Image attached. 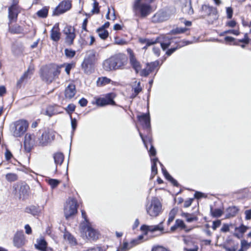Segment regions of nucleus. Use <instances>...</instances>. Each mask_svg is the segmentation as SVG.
<instances>
[{
    "label": "nucleus",
    "mask_w": 251,
    "mask_h": 251,
    "mask_svg": "<svg viewBox=\"0 0 251 251\" xmlns=\"http://www.w3.org/2000/svg\"><path fill=\"white\" fill-rule=\"evenodd\" d=\"M53 157L54 159V163L56 165V167L58 165L60 166L63 163L64 159L63 154L59 152L54 153Z\"/></svg>",
    "instance_id": "nucleus-29"
},
{
    "label": "nucleus",
    "mask_w": 251,
    "mask_h": 251,
    "mask_svg": "<svg viewBox=\"0 0 251 251\" xmlns=\"http://www.w3.org/2000/svg\"><path fill=\"white\" fill-rule=\"evenodd\" d=\"M76 93L75 86L73 84H69L65 89V96L67 99H72Z\"/></svg>",
    "instance_id": "nucleus-23"
},
{
    "label": "nucleus",
    "mask_w": 251,
    "mask_h": 251,
    "mask_svg": "<svg viewBox=\"0 0 251 251\" xmlns=\"http://www.w3.org/2000/svg\"><path fill=\"white\" fill-rule=\"evenodd\" d=\"M47 181L52 189L56 188L60 183V181L55 179L50 178Z\"/></svg>",
    "instance_id": "nucleus-46"
},
{
    "label": "nucleus",
    "mask_w": 251,
    "mask_h": 251,
    "mask_svg": "<svg viewBox=\"0 0 251 251\" xmlns=\"http://www.w3.org/2000/svg\"><path fill=\"white\" fill-rule=\"evenodd\" d=\"M114 43L119 45H124L126 44V42L125 40L118 37L115 38Z\"/></svg>",
    "instance_id": "nucleus-56"
},
{
    "label": "nucleus",
    "mask_w": 251,
    "mask_h": 251,
    "mask_svg": "<svg viewBox=\"0 0 251 251\" xmlns=\"http://www.w3.org/2000/svg\"><path fill=\"white\" fill-rule=\"evenodd\" d=\"M65 239L68 240L70 244L72 246H75L77 245V241L76 239L70 233L65 232L64 235Z\"/></svg>",
    "instance_id": "nucleus-36"
},
{
    "label": "nucleus",
    "mask_w": 251,
    "mask_h": 251,
    "mask_svg": "<svg viewBox=\"0 0 251 251\" xmlns=\"http://www.w3.org/2000/svg\"><path fill=\"white\" fill-rule=\"evenodd\" d=\"M91 15L94 14H98L100 12V9L99 7V3L95 0L93 4V9L91 11Z\"/></svg>",
    "instance_id": "nucleus-51"
},
{
    "label": "nucleus",
    "mask_w": 251,
    "mask_h": 251,
    "mask_svg": "<svg viewBox=\"0 0 251 251\" xmlns=\"http://www.w3.org/2000/svg\"><path fill=\"white\" fill-rule=\"evenodd\" d=\"M115 65L113 56H112L103 62V68L106 71L116 70V69Z\"/></svg>",
    "instance_id": "nucleus-20"
},
{
    "label": "nucleus",
    "mask_w": 251,
    "mask_h": 251,
    "mask_svg": "<svg viewBox=\"0 0 251 251\" xmlns=\"http://www.w3.org/2000/svg\"><path fill=\"white\" fill-rule=\"evenodd\" d=\"M28 186L26 185H22L19 189L20 198L25 199L28 194Z\"/></svg>",
    "instance_id": "nucleus-33"
},
{
    "label": "nucleus",
    "mask_w": 251,
    "mask_h": 251,
    "mask_svg": "<svg viewBox=\"0 0 251 251\" xmlns=\"http://www.w3.org/2000/svg\"><path fill=\"white\" fill-rule=\"evenodd\" d=\"M161 166L162 167V173L165 178L170 181L174 186H178V184L176 180H175L167 171L166 169L164 167L162 164L159 162Z\"/></svg>",
    "instance_id": "nucleus-26"
},
{
    "label": "nucleus",
    "mask_w": 251,
    "mask_h": 251,
    "mask_svg": "<svg viewBox=\"0 0 251 251\" xmlns=\"http://www.w3.org/2000/svg\"><path fill=\"white\" fill-rule=\"evenodd\" d=\"M151 251H170V250L163 246H156L153 247Z\"/></svg>",
    "instance_id": "nucleus-59"
},
{
    "label": "nucleus",
    "mask_w": 251,
    "mask_h": 251,
    "mask_svg": "<svg viewBox=\"0 0 251 251\" xmlns=\"http://www.w3.org/2000/svg\"><path fill=\"white\" fill-rule=\"evenodd\" d=\"M111 79L106 77H99L97 81V84L98 86H102L110 83Z\"/></svg>",
    "instance_id": "nucleus-39"
},
{
    "label": "nucleus",
    "mask_w": 251,
    "mask_h": 251,
    "mask_svg": "<svg viewBox=\"0 0 251 251\" xmlns=\"http://www.w3.org/2000/svg\"><path fill=\"white\" fill-rule=\"evenodd\" d=\"M202 18L208 17L207 21L209 24H213L218 18L217 9L208 4H203L200 10Z\"/></svg>",
    "instance_id": "nucleus-4"
},
{
    "label": "nucleus",
    "mask_w": 251,
    "mask_h": 251,
    "mask_svg": "<svg viewBox=\"0 0 251 251\" xmlns=\"http://www.w3.org/2000/svg\"><path fill=\"white\" fill-rule=\"evenodd\" d=\"M162 204L156 198L151 199L150 203L146 205V211L148 214L151 217H156L161 212Z\"/></svg>",
    "instance_id": "nucleus-5"
},
{
    "label": "nucleus",
    "mask_w": 251,
    "mask_h": 251,
    "mask_svg": "<svg viewBox=\"0 0 251 251\" xmlns=\"http://www.w3.org/2000/svg\"><path fill=\"white\" fill-rule=\"evenodd\" d=\"M132 9L135 15L142 18L147 17L151 12V3L145 0H134Z\"/></svg>",
    "instance_id": "nucleus-3"
},
{
    "label": "nucleus",
    "mask_w": 251,
    "mask_h": 251,
    "mask_svg": "<svg viewBox=\"0 0 251 251\" xmlns=\"http://www.w3.org/2000/svg\"><path fill=\"white\" fill-rule=\"evenodd\" d=\"M64 33L66 35L65 42L68 45H71L74 43L75 38V29L71 26H66L64 29Z\"/></svg>",
    "instance_id": "nucleus-11"
},
{
    "label": "nucleus",
    "mask_w": 251,
    "mask_h": 251,
    "mask_svg": "<svg viewBox=\"0 0 251 251\" xmlns=\"http://www.w3.org/2000/svg\"><path fill=\"white\" fill-rule=\"evenodd\" d=\"M60 108L59 106L50 105L48 106L45 109H42L41 113L50 117L53 115L62 113L63 112L60 110Z\"/></svg>",
    "instance_id": "nucleus-13"
},
{
    "label": "nucleus",
    "mask_w": 251,
    "mask_h": 251,
    "mask_svg": "<svg viewBox=\"0 0 251 251\" xmlns=\"http://www.w3.org/2000/svg\"><path fill=\"white\" fill-rule=\"evenodd\" d=\"M143 235H139L137 238L132 239L130 242L132 245L135 247L141 243V240L143 239Z\"/></svg>",
    "instance_id": "nucleus-47"
},
{
    "label": "nucleus",
    "mask_w": 251,
    "mask_h": 251,
    "mask_svg": "<svg viewBox=\"0 0 251 251\" xmlns=\"http://www.w3.org/2000/svg\"><path fill=\"white\" fill-rule=\"evenodd\" d=\"M28 124L25 120H19L15 122L11 127L13 135L16 137L22 136L26 131Z\"/></svg>",
    "instance_id": "nucleus-6"
},
{
    "label": "nucleus",
    "mask_w": 251,
    "mask_h": 251,
    "mask_svg": "<svg viewBox=\"0 0 251 251\" xmlns=\"http://www.w3.org/2000/svg\"><path fill=\"white\" fill-rule=\"evenodd\" d=\"M83 251H104V250L100 247H94L93 248H89Z\"/></svg>",
    "instance_id": "nucleus-63"
},
{
    "label": "nucleus",
    "mask_w": 251,
    "mask_h": 251,
    "mask_svg": "<svg viewBox=\"0 0 251 251\" xmlns=\"http://www.w3.org/2000/svg\"><path fill=\"white\" fill-rule=\"evenodd\" d=\"M181 216L185 218L186 221L188 223H191L193 221H197L198 220V217L194 214H190L188 213H182Z\"/></svg>",
    "instance_id": "nucleus-31"
},
{
    "label": "nucleus",
    "mask_w": 251,
    "mask_h": 251,
    "mask_svg": "<svg viewBox=\"0 0 251 251\" xmlns=\"http://www.w3.org/2000/svg\"><path fill=\"white\" fill-rule=\"evenodd\" d=\"M34 72V68L32 66H29L27 70L22 75L17 82V85L20 86L21 83L25 80L30 78Z\"/></svg>",
    "instance_id": "nucleus-22"
},
{
    "label": "nucleus",
    "mask_w": 251,
    "mask_h": 251,
    "mask_svg": "<svg viewBox=\"0 0 251 251\" xmlns=\"http://www.w3.org/2000/svg\"><path fill=\"white\" fill-rule=\"evenodd\" d=\"M31 139L32 136L30 134H26L25 135L24 145L25 148L30 147L33 144Z\"/></svg>",
    "instance_id": "nucleus-43"
},
{
    "label": "nucleus",
    "mask_w": 251,
    "mask_h": 251,
    "mask_svg": "<svg viewBox=\"0 0 251 251\" xmlns=\"http://www.w3.org/2000/svg\"><path fill=\"white\" fill-rule=\"evenodd\" d=\"M177 228H179L181 229H185L186 225L182 220L180 219L176 220L175 225L171 227V230L175 231Z\"/></svg>",
    "instance_id": "nucleus-30"
},
{
    "label": "nucleus",
    "mask_w": 251,
    "mask_h": 251,
    "mask_svg": "<svg viewBox=\"0 0 251 251\" xmlns=\"http://www.w3.org/2000/svg\"><path fill=\"white\" fill-rule=\"evenodd\" d=\"M99 37L102 39H105L108 36V32L103 27H100L97 30Z\"/></svg>",
    "instance_id": "nucleus-40"
},
{
    "label": "nucleus",
    "mask_w": 251,
    "mask_h": 251,
    "mask_svg": "<svg viewBox=\"0 0 251 251\" xmlns=\"http://www.w3.org/2000/svg\"><path fill=\"white\" fill-rule=\"evenodd\" d=\"M159 65V62L158 61H155L148 64V68L151 70V72H153L155 68L158 67Z\"/></svg>",
    "instance_id": "nucleus-50"
},
{
    "label": "nucleus",
    "mask_w": 251,
    "mask_h": 251,
    "mask_svg": "<svg viewBox=\"0 0 251 251\" xmlns=\"http://www.w3.org/2000/svg\"><path fill=\"white\" fill-rule=\"evenodd\" d=\"M49 8L44 7L37 12V15L42 18H45L47 17L48 14Z\"/></svg>",
    "instance_id": "nucleus-41"
},
{
    "label": "nucleus",
    "mask_w": 251,
    "mask_h": 251,
    "mask_svg": "<svg viewBox=\"0 0 251 251\" xmlns=\"http://www.w3.org/2000/svg\"><path fill=\"white\" fill-rule=\"evenodd\" d=\"M50 33V38L54 41L57 42L60 38V33L58 25L56 24L52 28Z\"/></svg>",
    "instance_id": "nucleus-24"
},
{
    "label": "nucleus",
    "mask_w": 251,
    "mask_h": 251,
    "mask_svg": "<svg viewBox=\"0 0 251 251\" xmlns=\"http://www.w3.org/2000/svg\"><path fill=\"white\" fill-rule=\"evenodd\" d=\"M169 18L167 13L164 11H159L156 13L152 17L154 22L160 23L166 21Z\"/></svg>",
    "instance_id": "nucleus-21"
},
{
    "label": "nucleus",
    "mask_w": 251,
    "mask_h": 251,
    "mask_svg": "<svg viewBox=\"0 0 251 251\" xmlns=\"http://www.w3.org/2000/svg\"><path fill=\"white\" fill-rule=\"evenodd\" d=\"M186 9H184L185 12L189 15H191L194 14V10L192 7L191 2L188 5L185 6Z\"/></svg>",
    "instance_id": "nucleus-60"
},
{
    "label": "nucleus",
    "mask_w": 251,
    "mask_h": 251,
    "mask_svg": "<svg viewBox=\"0 0 251 251\" xmlns=\"http://www.w3.org/2000/svg\"><path fill=\"white\" fill-rule=\"evenodd\" d=\"M96 60V52L94 50H89L87 52L84 60H87L94 64Z\"/></svg>",
    "instance_id": "nucleus-35"
},
{
    "label": "nucleus",
    "mask_w": 251,
    "mask_h": 251,
    "mask_svg": "<svg viewBox=\"0 0 251 251\" xmlns=\"http://www.w3.org/2000/svg\"><path fill=\"white\" fill-rule=\"evenodd\" d=\"M144 128H149L151 126L149 113H143L137 117Z\"/></svg>",
    "instance_id": "nucleus-18"
},
{
    "label": "nucleus",
    "mask_w": 251,
    "mask_h": 251,
    "mask_svg": "<svg viewBox=\"0 0 251 251\" xmlns=\"http://www.w3.org/2000/svg\"><path fill=\"white\" fill-rule=\"evenodd\" d=\"M9 31L12 33L20 34L23 32V28L22 26L19 25H15L12 27H11L9 25Z\"/></svg>",
    "instance_id": "nucleus-37"
},
{
    "label": "nucleus",
    "mask_w": 251,
    "mask_h": 251,
    "mask_svg": "<svg viewBox=\"0 0 251 251\" xmlns=\"http://www.w3.org/2000/svg\"><path fill=\"white\" fill-rule=\"evenodd\" d=\"M72 7L71 1L64 0L54 9L53 12V15H59L69 10Z\"/></svg>",
    "instance_id": "nucleus-8"
},
{
    "label": "nucleus",
    "mask_w": 251,
    "mask_h": 251,
    "mask_svg": "<svg viewBox=\"0 0 251 251\" xmlns=\"http://www.w3.org/2000/svg\"><path fill=\"white\" fill-rule=\"evenodd\" d=\"M75 106L74 104H69L67 108H65L66 111L68 114L71 115V114L75 110Z\"/></svg>",
    "instance_id": "nucleus-54"
},
{
    "label": "nucleus",
    "mask_w": 251,
    "mask_h": 251,
    "mask_svg": "<svg viewBox=\"0 0 251 251\" xmlns=\"http://www.w3.org/2000/svg\"><path fill=\"white\" fill-rule=\"evenodd\" d=\"M186 28H182V27H176L175 29H172L170 31V34H179L181 33L184 32L185 31L187 30Z\"/></svg>",
    "instance_id": "nucleus-48"
},
{
    "label": "nucleus",
    "mask_w": 251,
    "mask_h": 251,
    "mask_svg": "<svg viewBox=\"0 0 251 251\" xmlns=\"http://www.w3.org/2000/svg\"><path fill=\"white\" fill-rule=\"evenodd\" d=\"M14 245L18 248L22 247L25 244V238L22 232H17L13 239Z\"/></svg>",
    "instance_id": "nucleus-17"
},
{
    "label": "nucleus",
    "mask_w": 251,
    "mask_h": 251,
    "mask_svg": "<svg viewBox=\"0 0 251 251\" xmlns=\"http://www.w3.org/2000/svg\"><path fill=\"white\" fill-rule=\"evenodd\" d=\"M54 134L53 132L45 131L39 138V144L42 146L47 145L54 140Z\"/></svg>",
    "instance_id": "nucleus-14"
},
{
    "label": "nucleus",
    "mask_w": 251,
    "mask_h": 251,
    "mask_svg": "<svg viewBox=\"0 0 251 251\" xmlns=\"http://www.w3.org/2000/svg\"><path fill=\"white\" fill-rule=\"evenodd\" d=\"M245 219L250 220L251 219V209L247 210L245 211Z\"/></svg>",
    "instance_id": "nucleus-64"
},
{
    "label": "nucleus",
    "mask_w": 251,
    "mask_h": 251,
    "mask_svg": "<svg viewBox=\"0 0 251 251\" xmlns=\"http://www.w3.org/2000/svg\"><path fill=\"white\" fill-rule=\"evenodd\" d=\"M212 215L215 217H220L223 214V211L220 208L213 209L212 207L210 209Z\"/></svg>",
    "instance_id": "nucleus-44"
},
{
    "label": "nucleus",
    "mask_w": 251,
    "mask_h": 251,
    "mask_svg": "<svg viewBox=\"0 0 251 251\" xmlns=\"http://www.w3.org/2000/svg\"><path fill=\"white\" fill-rule=\"evenodd\" d=\"M40 211L41 210L39 208L34 205L30 206L25 209L26 212L30 213L34 216L38 215Z\"/></svg>",
    "instance_id": "nucleus-32"
},
{
    "label": "nucleus",
    "mask_w": 251,
    "mask_h": 251,
    "mask_svg": "<svg viewBox=\"0 0 251 251\" xmlns=\"http://www.w3.org/2000/svg\"><path fill=\"white\" fill-rule=\"evenodd\" d=\"M20 10L18 6L13 4L8 8V25H10L13 22H16L17 20V17Z\"/></svg>",
    "instance_id": "nucleus-12"
},
{
    "label": "nucleus",
    "mask_w": 251,
    "mask_h": 251,
    "mask_svg": "<svg viewBox=\"0 0 251 251\" xmlns=\"http://www.w3.org/2000/svg\"><path fill=\"white\" fill-rule=\"evenodd\" d=\"M151 73V70L147 67V68L143 69L140 72V75L142 76H148Z\"/></svg>",
    "instance_id": "nucleus-62"
},
{
    "label": "nucleus",
    "mask_w": 251,
    "mask_h": 251,
    "mask_svg": "<svg viewBox=\"0 0 251 251\" xmlns=\"http://www.w3.org/2000/svg\"><path fill=\"white\" fill-rule=\"evenodd\" d=\"M139 41L140 43L142 44H146V46H144L143 49H146L148 47L158 42V39H146V38H140Z\"/></svg>",
    "instance_id": "nucleus-28"
},
{
    "label": "nucleus",
    "mask_w": 251,
    "mask_h": 251,
    "mask_svg": "<svg viewBox=\"0 0 251 251\" xmlns=\"http://www.w3.org/2000/svg\"><path fill=\"white\" fill-rule=\"evenodd\" d=\"M238 211V209L235 207H230L227 209V212L228 216H227L228 218L231 217H234L237 214Z\"/></svg>",
    "instance_id": "nucleus-42"
},
{
    "label": "nucleus",
    "mask_w": 251,
    "mask_h": 251,
    "mask_svg": "<svg viewBox=\"0 0 251 251\" xmlns=\"http://www.w3.org/2000/svg\"><path fill=\"white\" fill-rule=\"evenodd\" d=\"M163 223V222H161L158 225L152 226L144 225L141 226L140 229L144 232L146 235L148 234V232H153L156 231H163L164 230Z\"/></svg>",
    "instance_id": "nucleus-15"
},
{
    "label": "nucleus",
    "mask_w": 251,
    "mask_h": 251,
    "mask_svg": "<svg viewBox=\"0 0 251 251\" xmlns=\"http://www.w3.org/2000/svg\"><path fill=\"white\" fill-rule=\"evenodd\" d=\"M94 64L88 62L87 60L83 61L82 63V68L84 70V72L86 74H90L94 71Z\"/></svg>",
    "instance_id": "nucleus-25"
},
{
    "label": "nucleus",
    "mask_w": 251,
    "mask_h": 251,
    "mask_svg": "<svg viewBox=\"0 0 251 251\" xmlns=\"http://www.w3.org/2000/svg\"><path fill=\"white\" fill-rule=\"evenodd\" d=\"M158 42H160V45L163 50H165L170 47L166 52L168 56L171 55L177 49L180 48L185 45L191 44L189 41L179 42V39L176 37H171L169 35H164L162 39H157Z\"/></svg>",
    "instance_id": "nucleus-1"
},
{
    "label": "nucleus",
    "mask_w": 251,
    "mask_h": 251,
    "mask_svg": "<svg viewBox=\"0 0 251 251\" xmlns=\"http://www.w3.org/2000/svg\"><path fill=\"white\" fill-rule=\"evenodd\" d=\"M129 62L132 68L135 70L136 73H138L141 71L142 67L141 65L132 53L130 54Z\"/></svg>",
    "instance_id": "nucleus-19"
},
{
    "label": "nucleus",
    "mask_w": 251,
    "mask_h": 251,
    "mask_svg": "<svg viewBox=\"0 0 251 251\" xmlns=\"http://www.w3.org/2000/svg\"><path fill=\"white\" fill-rule=\"evenodd\" d=\"M176 210L173 209L169 213V216L168 220V224H170L174 220L176 214Z\"/></svg>",
    "instance_id": "nucleus-52"
},
{
    "label": "nucleus",
    "mask_w": 251,
    "mask_h": 251,
    "mask_svg": "<svg viewBox=\"0 0 251 251\" xmlns=\"http://www.w3.org/2000/svg\"><path fill=\"white\" fill-rule=\"evenodd\" d=\"M65 53L68 57L72 58L75 55V51L71 49H66L65 50Z\"/></svg>",
    "instance_id": "nucleus-53"
},
{
    "label": "nucleus",
    "mask_w": 251,
    "mask_h": 251,
    "mask_svg": "<svg viewBox=\"0 0 251 251\" xmlns=\"http://www.w3.org/2000/svg\"><path fill=\"white\" fill-rule=\"evenodd\" d=\"M47 243L43 238H40L37 240V243L35 244V247L36 249L42 251H47Z\"/></svg>",
    "instance_id": "nucleus-27"
},
{
    "label": "nucleus",
    "mask_w": 251,
    "mask_h": 251,
    "mask_svg": "<svg viewBox=\"0 0 251 251\" xmlns=\"http://www.w3.org/2000/svg\"><path fill=\"white\" fill-rule=\"evenodd\" d=\"M248 229V226H245L243 225H242L239 227H236L235 228V230H236V231L239 232L241 234H243L247 231V230Z\"/></svg>",
    "instance_id": "nucleus-55"
},
{
    "label": "nucleus",
    "mask_w": 251,
    "mask_h": 251,
    "mask_svg": "<svg viewBox=\"0 0 251 251\" xmlns=\"http://www.w3.org/2000/svg\"><path fill=\"white\" fill-rule=\"evenodd\" d=\"M115 95L113 93L107 94L105 97L99 98L96 100V104L99 106H105L106 105H115V102L113 99Z\"/></svg>",
    "instance_id": "nucleus-10"
},
{
    "label": "nucleus",
    "mask_w": 251,
    "mask_h": 251,
    "mask_svg": "<svg viewBox=\"0 0 251 251\" xmlns=\"http://www.w3.org/2000/svg\"><path fill=\"white\" fill-rule=\"evenodd\" d=\"M227 33H228V34L232 33L233 34L238 35L239 34V31L237 30H228L225 31L223 32L220 33V35L224 36L225 34H227Z\"/></svg>",
    "instance_id": "nucleus-58"
},
{
    "label": "nucleus",
    "mask_w": 251,
    "mask_h": 251,
    "mask_svg": "<svg viewBox=\"0 0 251 251\" xmlns=\"http://www.w3.org/2000/svg\"><path fill=\"white\" fill-rule=\"evenodd\" d=\"M134 246L132 245L130 242L124 241L123 244L121 245L118 249L120 251H128Z\"/></svg>",
    "instance_id": "nucleus-34"
},
{
    "label": "nucleus",
    "mask_w": 251,
    "mask_h": 251,
    "mask_svg": "<svg viewBox=\"0 0 251 251\" xmlns=\"http://www.w3.org/2000/svg\"><path fill=\"white\" fill-rule=\"evenodd\" d=\"M134 90V93L132 94V96L135 97L142 90V88L140 86V82H138L137 86L132 88Z\"/></svg>",
    "instance_id": "nucleus-49"
},
{
    "label": "nucleus",
    "mask_w": 251,
    "mask_h": 251,
    "mask_svg": "<svg viewBox=\"0 0 251 251\" xmlns=\"http://www.w3.org/2000/svg\"><path fill=\"white\" fill-rule=\"evenodd\" d=\"M116 70L123 69L127 63V56L122 53H119L113 56Z\"/></svg>",
    "instance_id": "nucleus-9"
},
{
    "label": "nucleus",
    "mask_w": 251,
    "mask_h": 251,
    "mask_svg": "<svg viewBox=\"0 0 251 251\" xmlns=\"http://www.w3.org/2000/svg\"><path fill=\"white\" fill-rule=\"evenodd\" d=\"M64 66H65V64L60 66L51 65L44 68L42 71L41 74L42 79L47 83H51L58 77L60 74L61 68Z\"/></svg>",
    "instance_id": "nucleus-2"
},
{
    "label": "nucleus",
    "mask_w": 251,
    "mask_h": 251,
    "mask_svg": "<svg viewBox=\"0 0 251 251\" xmlns=\"http://www.w3.org/2000/svg\"><path fill=\"white\" fill-rule=\"evenodd\" d=\"M64 212L65 218L68 219L77 212V201L74 199H69L64 206Z\"/></svg>",
    "instance_id": "nucleus-7"
},
{
    "label": "nucleus",
    "mask_w": 251,
    "mask_h": 251,
    "mask_svg": "<svg viewBox=\"0 0 251 251\" xmlns=\"http://www.w3.org/2000/svg\"><path fill=\"white\" fill-rule=\"evenodd\" d=\"M151 176L154 177L157 173V169L156 167L157 162H159L157 158H154L151 159Z\"/></svg>",
    "instance_id": "nucleus-38"
},
{
    "label": "nucleus",
    "mask_w": 251,
    "mask_h": 251,
    "mask_svg": "<svg viewBox=\"0 0 251 251\" xmlns=\"http://www.w3.org/2000/svg\"><path fill=\"white\" fill-rule=\"evenodd\" d=\"M5 178L8 181H15L18 179V176L14 173H8L6 175Z\"/></svg>",
    "instance_id": "nucleus-45"
},
{
    "label": "nucleus",
    "mask_w": 251,
    "mask_h": 251,
    "mask_svg": "<svg viewBox=\"0 0 251 251\" xmlns=\"http://www.w3.org/2000/svg\"><path fill=\"white\" fill-rule=\"evenodd\" d=\"M70 119L71 121V126L73 129V132H74L77 126V121L75 118H73L71 115H70Z\"/></svg>",
    "instance_id": "nucleus-61"
},
{
    "label": "nucleus",
    "mask_w": 251,
    "mask_h": 251,
    "mask_svg": "<svg viewBox=\"0 0 251 251\" xmlns=\"http://www.w3.org/2000/svg\"><path fill=\"white\" fill-rule=\"evenodd\" d=\"M86 236L87 239L96 240L98 239L99 233L98 231L91 227L90 224L85 226Z\"/></svg>",
    "instance_id": "nucleus-16"
},
{
    "label": "nucleus",
    "mask_w": 251,
    "mask_h": 251,
    "mask_svg": "<svg viewBox=\"0 0 251 251\" xmlns=\"http://www.w3.org/2000/svg\"><path fill=\"white\" fill-rule=\"evenodd\" d=\"M251 246V243H249L246 240H243L241 241V248L244 251L247 250L248 249H249Z\"/></svg>",
    "instance_id": "nucleus-57"
}]
</instances>
